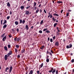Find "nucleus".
<instances>
[{"mask_svg":"<svg viewBox=\"0 0 74 74\" xmlns=\"http://www.w3.org/2000/svg\"><path fill=\"white\" fill-rule=\"evenodd\" d=\"M46 31L45 32V33H50V31L49 30H48V29L47 28L45 29H43V31L45 32V31Z\"/></svg>","mask_w":74,"mask_h":74,"instance_id":"nucleus-1","label":"nucleus"},{"mask_svg":"<svg viewBox=\"0 0 74 74\" xmlns=\"http://www.w3.org/2000/svg\"><path fill=\"white\" fill-rule=\"evenodd\" d=\"M10 56H9L8 54L7 55H5V57H4V59L5 60H7V59H8V58Z\"/></svg>","mask_w":74,"mask_h":74,"instance_id":"nucleus-2","label":"nucleus"},{"mask_svg":"<svg viewBox=\"0 0 74 74\" xmlns=\"http://www.w3.org/2000/svg\"><path fill=\"white\" fill-rule=\"evenodd\" d=\"M55 45L56 46L59 47V43L58 42H56L55 43Z\"/></svg>","mask_w":74,"mask_h":74,"instance_id":"nucleus-3","label":"nucleus"},{"mask_svg":"<svg viewBox=\"0 0 74 74\" xmlns=\"http://www.w3.org/2000/svg\"><path fill=\"white\" fill-rule=\"evenodd\" d=\"M12 51L10 50L9 51V53H8L7 54V55H8L9 56H10V55H12Z\"/></svg>","mask_w":74,"mask_h":74,"instance_id":"nucleus-4","label":"nucleus"},{"mask_svg":"<svg viewBox=\"0 0 74 74\" xmlns=\"http://www.w3.org/2000/svg\"><path fill=\"white\" fill-rule=\"evenodd\" d=\"M12 66H11L10 67V69H9L10 73H11V71H12Z\"/></svg>","mask_w":74,"mask_h":74,"instance_id":"nucleus-5","label":"nucleus"},{"mask_svg":"<svg viewBox=\"0 0 74 74\" xmlns=\"http://www.w3.org/2000/svg\"><path fill=\"white\" fill-rule=\"evenodd\" d=\"M44 65V63H42V64L39 65V69H41V68H42V67H43V65Z\"/></svg>","mask_w":74,"mask_h":74,"instance_id":"nucleus-6","label":"nucleus"},{"mask_svg":"<svg viewBox=\"0 0 74 74\" xmlns=\"http://www.w3.org/2000/svg\"><path fill=\"white\" fill-rule=\"evenodd\" d=\"M45 48V46L44 45H43L42 46H41V47H40V49H41L42 50H43V49H44Z\"/></svg>","mask_w":74,"mask_h":74,"instance_id":"nucleus-7","label":"nucleus"},{"mask_svg":"<svg viewBox=\"0 0 74 74\" xmlns=\"http://www.w3.org/2000/svg\"><path fill=\"white\" fill-rule=\"evenodd\" d=\"M7 37V36H5L2 39L3 41H4L5 40V39H6V38Z\"/></svg>","mask_w":74,"mask_h":74,"instance_id":"nucleus-8","label":"nucleus"},{"mask_svg":"<svg viewBox=\"0 0 74 74\" xmlns=\"http://www.w3.org/2000/svg\"><path fill=\"white\" fill-rule=\"evenodd\" d=\"M25 14L26 15H29V11H25Z\"/></svg>","mask_w":74,"mask_h":74,"instance_id":"nucleus-9","label":"nucleus"},{"mask_svg":"<svg viewBox=\"0 0 74 74\" xmlns=\"http://www.w3.org/2000/svg\"><path fill=\"white\" fill-rule=\"evenodd\" d=\"M62 3L63 2L62 1H58L57 3V4H61V3Z\"/></svg>","mask_w":74,"mask_h":74,"instance_id":"nucleus-10","label":"nucleus"},{"mask_svg":"<svg viewBox=\"0 0 74 74\" xmlns=\"http://www.w3.org/2000/svg\"><path fill=\"white\" fill-rule=\"evenodd\" d=\"M34 71V70H31V71H30L29 73V74H33V71Z\"/></svg>","mask_w":74,"mask_h":74,"instance_id":"nucleus-11","label":"nucleus"},{"mask_svg":"<svg viewBox=\"0 0 74 74\" xmlns=\"http://www.w3.org/2000/svg\"><path fill=\"white\" fill-rule=\"evenodd\" d=\"M25 28L27 30H29V27L28 26V25H26L25 26Z\"/></svg>","mask_w":74,"mask_h":74,"instance_id":"nucleus-12","label":"nucleus"},{"mask_svg":"<svg viewBox=\"0 0 74 74\" xmlns=\"http://www.w3.org/2000/svg\"><path fill=\"white\" fill-rule=\"evenodd\" d=\"M53 70V68H51V70L49 71V73H52V71Z\"/></svg>","mask_w":74,"mask_h":74,"instance_id":"nucleus-13","label":"nucleus"},{"mask_svg":"<svg viewBox=\"0 0 74 74\" xmlns=\"http://www.w3.org/2000/svg\"><path fill=\"white\" fill-rule=\"evenodd\" d=\"M52 19L53 21V23H54V22H55V17H53L52 18Z\"/></svg>","mask_w":74,"mask_h":74,"instance_id":"nucleus-14","label":"nucleus"},{"mask_svg":"<svg viewBox=\"0 0 74 74\" xmlns=\"http://www.w3.org/2000/svg\"><path fill=\"white\" fill-rule=\"evenodd\" d=\"M20 40V38H17L16 39V41H17V42H18V41H19Z\"/></svg>","mask_w":74,"mask_h":74,"instance_id":"nucleus-15","label":"nucleus"},{"mask_svg":"<svg viewBox=\"0 0 74 74\" xmlns=\"http://www.w3.org/2000/svg\"><path fill=\"white\" fill-rule=\"evenodd\" d=\"M53 15H54V16H59V14H58L56 13H54L53 14Z\"/></svg>","mask_w":74,"mask_h":74,"instance_id":"nucleus-16","label":"nucleus"},{"mask_svg":"<svg viewBox=\"0 0 74 74\" xmlns=\"http://www.w3.org/2000/svg\"><path fill=\"white\" fill-rule=\"evenodd\" d=\"M4 22H3V25H5V23H7V21H6V20H4Z\"/></svg>","mask_w":74,"mask_h":74,"instance_id":"nucleus-17","label":"nucleus"},{"mask_svg":"<svg viewBox=\"0 0 74 74\" xmlns=\"http://www.w3.org/2000/svg\"><path fill=\"white\" fill-rule=\"evenodd\" d=\"M21 10H23V9H24V6H21Z\"/></svg>","mask_w":74,"mask_h":74,"instance_id":"nucleus-18","label":"nucleus"},{"mask_svg":"<svg viewBox=\"0 0 74 74\" xmlns=\"http://www.w3.org/2000/svg\"><path fill=\"white\" fill-rule=\"evenodd\" d=\"M9 69V68H8V67H6L5 69V71H6V72H7V70H8Z\"/></svg>","mask_w":74,"mask_h":74,"instance_id":"nucleus-19","label":"nucleus"},{"mask_svg":"<svg viewBox=\"0 0 74 74\" xmlns=\"http://www.w3.org/2000/svg\"><path fill=\"white\" fill-rule=\"evenodd\" d=\"M25 49H23L21 51L22 53H24V52H25Z\"/></svg>","mask_w":74,"mask_h":74,"instance_id":"nucleus-20","label":"nucleus"},{"mask_svg":"<svg viewBox=\"0 0 74 74\" xmlns=\"http://www.w3.org/2000/svg\"><path fill=\"white\" fill-rule=\"evenodd\" d=\"M7 5L8 7H10L11 5H10V4L9 2H8Z\"/></svg>","mask_w":74,"mask_h":74,"instance_id":"nucleus-21","label":"nucleus"},{"mask_svg":"<svg viewBox=\"0 0 74 74\" xmlns=\"http://www.w3.org/2000/svg\"><path fill=\"white\" fill-rule=\"evenodd\" d=\"M37 10L36 11V13L37 14L39 12V10L38 9V8L37 9Z\"/></svg>","mask_w":74,"mask_h":74,"instance_id":"nucleus-22","label":"nucleus"},{"mask_svg":"<svg viewBox=\"0 0 74 74\" xmlns=\"http://www.w3.org/2000/svg\"><path fill=\"white\" fill-rule=\"evenodd\" d=\"M56 71V69H54L53 71H52V74H53V73H55Z\"/></svg>","mask_w":74,"mask_h":74,"instance_id":"nucleus-23","label":"nucleus"},{"mask_svg":"<svg viewBox=\"0 0 74 74\" xmlns=\"http://www.w3.org/2000/svg\"><path fill=\"white\" fill-rule=\"evenodd\" d=\"M4 49L5 51H7V47L6 46H5L4 47Z\"/></svg>","mask_w":74,"mask_h":74,"instance_id":"nucleus-24","label":"nucleus"},{"mask_svg":"<svg viewBox=\"0 0 74 74\" xmlns=\"http://www.w3.org/2000/svg\"><path fill=\"white\" fill-rule=\"evenodd\" d=\"M46 62H47V63H48V62H49V58H46Z\"/></svg>","mask_w":74,"mask_h":74,"instance_id":"nucleus-25","label":"nucleus"},{"mask_svg":"<svg viewBox=\"0 0 74 74\" xmlns=\"http://www.w3.org/2000/svg\"><path fill=\"white\" fill-rule=\"evenodd\" d=\"M15 52L16 53H17V52H18V50L16 49V48L15 49Z\"/></svg>","mask_w":74,"mask_h":74,"instance_id":"nucleus-26","label":"nucleus"},{"mask_svg":"<svg viewBox=\"0 0 74 74\" xmlns=\"http://www.w3.org/2000/svg\"><path fill=\"white\" fill-rule=\"evenodd\" d=\"M58 25V23H55L54 24V27H56V25Z\"/></svg>","mask_w":74,"mask_h":74,"instance_id":"nucleus-27","label":"nucleus"},{"mask_svg":"<svg viewBox=\"0 0 74 74\" xmlns=\"http://www.w3.org/2000/svg\"><path fill=\"white\" fill-rule=\"evenodd\" d=\"M15 24L16 25H18V22L17 21H15Z\"/></svg>","mask_w":74,"mask_h":74,"instance_id":"nucleus-28","label":"nucleus"},{"mask_svg":"<svg viewBox=\"0 0 74 74\" xmlns=\"http://www.w3.org/2000/svg\"><path fill=\"white\" fill-rule=\"evenodd\" d=\"M43 22L44 21H43V20H42L40 22V25H42V23H43Z\"/></svg>","mask_w":74,"mask_h":74,"instance_id":"nucleus-29","label":"nucleus"},{"mask_svg":"<svg viewBox=\"0 0 74 74\" xmlns=\"http://www.w3.org/2000/svg\"><path fill=\"white\" fill-rule=\"evenodd\" d=\"M8 36L9 38H11L12 36L11 35V34H10L8 35Z\"/></svg>","mask_w":74,"mask_h":74,"instance_id":"nucleus-30","label":"nucleus"},{"mask_svg":"<svg viewBox=\"0 0 74 74\" xmlns=\"http://www.w3.org/2000/svg\"><path fill=\"white\" fill-rule=\"evenodd\" d=\"M6 27H7V25L5 24L3 25V28H6Z\"/></svg>","mask_w":74,"mask_h":74,"instance_id":"nucleus-31","label":"nucleus"},{"mask_svg":"<svg viewBox=\"0 0 74 74\" xmlns=\"http://www.w3.org/2000/svg\"><path fill=\"white\" fill-rule=\"evenodd\" d=\"M36 3L35 2H34V4L33 5V7H35V6H36Z\"/></svg>","mask_w":74,"mask_h":74,"instance_id":"nucleus-32","label":"nucleus"},{"mask_svg":"<svg viewBox=\"0 0 74 74\" xmlns=\"http://www.w3.org/2000/svg\"><path fill=\"white\" fill-rule=\"evenodd\" d=\"M5 33H4L3 34V35H2L1 36V37H2V38H3V37H4V36H5Z\"/></svg>","mask_w":74,"mask_h":74,"instance_id":"nucleus-33","label":"nucleus"},{"mask_svg":"<svg viewBox=\"0 0 74 74\" xmlns=\"http://www.w3.org/2000/svg\"><path fill=\"white\" fill-rule=\"evenodd\" d=\"M25 23V20H23L22 21V23H23V24H24Z\"/></svg>","mask_w":74,"mask_h":74,"instance_id":"nucleus-34","label":"nucleus"},{"mask_svg":"<svg viewBox=\"0 0 74 74\" xmlns=\"http://www.w3.org/2000/svg\"><path fill=\"white\" fill-rule=\"evenodd\" d=\"M69 48H71L72 47V45H71V44H70L69 45Z\"/></svg>","mask_w":74,"mask_h":74,"instance_id":"nucleus-35","label":"nucleus"},{"mask_svg":"<svg viewBox=\"0 0 74 74\" xmlns=\"http://www.w3.org/2000/svg\"><path fill=\"white\" fill-rule=\"evenodd\" d=\"M16 47L17 48H19V46L18 45H16Z\"/></svg>","mask_w":74,"mask_h":74,"instance_id":"nucleus-36","label":"nucleus"},{"mask_svg":"<svg viewBox=\"0 0 74 74\" xmlns=\"http://www.w3.org/2000/svg\"><path fill=\"white\" fill-rule=\"evenodd\" d=\"M22 23V20L20 19V23Z\"/></svg>","mask_w":74,"mask_h":74,"instance_id":"nucleus-37","label":"nucleus"},{"mask_svg":"<svg viewBox=\"0 0 74 74\" xmlns=\"http://www.w3.org/2000/svg\"><path fill=\"white\" fill-rule=\"evenodd\" d=\"M50 41L51 42H53V40L52 39V38H51L50 39Z\"/></svg>","mask_w":74,"mask_h":74,"instance_id":"nucleus-38","label":"nucleus"},{"mask_svg":"<svg viewBox=\"0 0 74 74\" xmlns=\"http://www.w3.org/2000/svg\"><path fill=\"white\" fill-rule=\"evenodd\" d=\"M8 48H11V45H8Z\"/></svg>","mask_w":74,"mask_h":74,"instance_id":"nucleus-39","label":"nucleus"},{"mask_svg":"<svg viewBox=\"0 0 74 74\" xmlns=\"http://www.w3.org/2000/svg\"><path fill=\"white\" fill-rule=\"evenodd\" d=\"M39 33H42V30H40L39 32Z\"/></svg>","mask_w":74,"mask_h":74,"instance_id":"nucleus-40","label":"nucleus"},{"mask_svg":"<svg viewBox=\"0 0 74 74\" xmlns=\"http://www.w3.org/2000/svg\"><path fill=\"white\" fill-rule=\"evenodd\" d=\"M1 25H3V21H2V20H1Z\"/></svg>","mask_w":74,"mask_h":74,"instance_id":"nucleus-41","label":"nucleus"},{"mask_svg":"<svg viewBox=\"0 0 74 74\" xmlns=\"http://www.w3.org/2000/svg\"><path fill=\"white\" fill-rule=\"evenodd\" d=\"M16 31H17V32H19V29L18 28H17L16 29Z\"/></svg>","mask_w":74,"mask_h":74,"instance_id":"nucleus-42","label":"nucleus"},{"mask_svg":"<svg viewBox=\"0 0 74 74\" xmlns=\"http://www.w3.org/2000/svg\"><path fill=\"white\" fill-rule=\"evenodd\" d=\"M17 38V37H16L14 38V40L15 41H16V40Z\"/></svg>","mask_w":74,"mask_h":74,"instance_id":"nucleus-43","label":"nucleus"},{"mask_svg":"<svg viewBox=\"0 0 74 74\" xmlns=\"http://www.w3.org/2000/svg\"><path fill=\"white\" fill-rule=\"evenodd\" d=\"M71 62H72V63H74V59H73L71 61Z\"/></svg>","mask_w":74,"mask_h":74,"instance_id":"nucleus-44","label":"nucleus"},{"mask_svg":"<svg viewBox=\"0 0 74 74\" xmlns=\"http://www.w3.org/2000/svg\"><path fill=\"white\" fill-rule=\"evenodd\" d=\"M33 26H31V30H33Z\"/></svg>","mask_w":74,"mask_h":74,"instance_id":"nucleus-45","label":"nucleus"},{"mask_svg":"<svg viewBox=\"0 0 74 74\" xmlns=\"http://www.w3.org/2000/svg\"><path fill=\"white\" fill-rule=\"evenodd\" d=\"M10 16H9L7 17V19H10Z\"/></svg>","mask_w":74,"mask_h":74,"instance_id":"nucleus-46","label":"nucleus"},{"mask_svg":"<svg viewBox=\"0 0 74 74\" xmlns=\"http://www.w3.org/2000/svg\"><path fill=\"white\" fill-rule=\"evenodd\" d=\"M66 16H69V13H67L66 14Z\"/></svg>","mask_w":74,"mask_h":74,"instance_id":"nucleus-47","label":"nucleus"},{"mask_svg":"<svg viewBox=\"0 0 74 74\" xmlns=\"http://www.w3.org/2000/svg\"><path fill=\"white\" fill-rule=\"evenodd\" d=\"M56 74H58V70H57L56 71Z\"/></svg>","mask_w":74,"mask_h":74,"instance_id":"nucleus-48","label":"nucleus"},{"mask_svg":"<svg viewBox=\"0 0 74 74\" xmlns=\"http://www.w3.org/2000/svg\"><path fill=\"white\" fill-rule=\"evenodd\" d=\"M30 6H29L27 7L26 8V9H28V8H30Z\"/></svg>","mask_w":74,"mask_h":74,"instance_id":"nucleus-49","label":"nucleus"},{"mask_svg":"<svg viewBox=\"0 0 74 74\" xmlns=\"http://www.w3.org/2000/svg\"><path fill=\"white\" fill-rule=\"evenodd\" d=\"M56 38L55 37V36L53 37V40H55V39Z\"/></svg>","mask_w":74,"mask_h":74,"instance_id":"nucleus-50","label":"nucleus"},{"mask_svg":"<svg viewBox=\"0 0 74 74\" xmlns=\"http://www.w3.org/2000/svg\"><path fill=\"white\" fill-rule=\"evenodd\" d=\"M44 12L45 14L47 13V12L46 11V10H45L44 9Z\"/></svg>","mask_w":74,"mask_h":74,"instance_id":"nucleus-51","label":"nucleus"},{"mask_svg":"<svg viewBox=\"0 0 74 74\" xmlns=\"http://www.w3.org/2000/svg\"><path fill=\"white\" fill-rule=\"evenodd\" d=\"M69 48H70V47H69V45H67L66 46L67 48H68V49H69Z\"/></svg>","mask_w":74,"mask_h":74,"instance_id":"nucleus-52","label":"nucleus"},{"mask_svg":"<svg viewBox=\"0 0 74 74\" xmlns=\"http://www.w3.org/2000/svg\"><path fill=\"white\" fill-rule=\"evenodd\" d=\"M37 73L38 74H39V73H40V71H37Z\"/></svg>","mask_w":74,"mask_h":74,"instance_id":"nucleus-53","label":"nucleus"},{"mask_svg":"<svg viewBox=\"0 0 74 74\" xmlns=\"http://www.w3.org/2000/svg\"><path fill=\"white\" fill-rule=\"evenodd\" d=\"M40 14L42 12V9H41L40 10Z\"/></svg>","mask_w":74,"mask_h":74,"instance_id":"nucleus-54","label":"nucleus"},{"mask_svg":"<svg viewBox=\"0 0 74 74\" xmlns=\"http://www.w3.org/2000/svg\"><path fill=\"white\" fill-rule=\"evenodd\" d=\"M17 57H18V58H20V55H18L17 56Z\"/></svg>","mask_w":74,"mask_h":74,"instance_id":"nucleus-55","label":"nucleus"},{"mask_svg":"<svg viewBox=\"0 0 74 74\" xmlns=\"http://www.w3.org/2000/svg\"><path fill=\"white\" fill-rule=\"evenodd\" d=\"M59 34H60L58 32H57V35H59Z\"/></svg>","mask_w":74,"mask_h":74,"instance_id":"nucleus-56","label":"nucleus"},{"mask_svg":"<svg viewBox=\"0 0 74 74\" xmlns=\"http://www.w3.org/2000/svg\"><path fill=\"white\" fill-rule=\"evenodd\" d=\"M48 41H49L50 40V38H49V37L48 38Z\"/></svg>","mask_w":74,"mask_h":74,"instance_id":"nucleus-57","label":"nucleus"},{"mask_svg":"<svg viewBox=\"0 0 74 74\" xmlns=\"http://www.w3.org/2000/svg\"><path fill=\"white\" fill-rule=\"evenodd\" d=\"M71 10H68V11H69V12H71Z\"/></svg>","mask_w":74,"mask_h":74,"instance_id":"nucleus-58","label":"nucleus"},{"mask_svg":"<svg viewBox=\"0 0 74 74\" xmlns=\"http://www.w3.org/2000/svg\"><path fill=\"white\" fill-rule=\"evenodd\" d=\"M10 15L12 14V12H11V11H10Z\"/></svg>","mask_w":74,"mask_h":74,"instance_id":"nucleus-59","label":"nucleus"},{"mask_svg":"<svg viewBox=\"0 0 74 74\" xmlns=\"http://www.w3.org/2000/svg\"><path fill=\"white\" fill-rule=\"evenodd\" d=\"M63 10H61V14H62V13L63 12Z\"/></svg>","mask_w":74,"mask_h":74,"instance_id":"nucleus-60","label":"nucleus"},{"mask_svg":"<svg viewBox=\"0 0 74 74\" xmlns=\"http://www.w3.org/2000/svg\"><path fill=\"white\" fill-rule=\"evenodd\" d=\"M41 5V4H40L38 6L39 7H40Z\"/></svg>","mask_w":74,"mask_h":74,"instance_id":"nucleus-61","label":"nucleus"},{"mask_svg":"<svg viewBox=\"0 0 74 74\" xmlns=\"http://www.w3.org/2000/svg\"><path fill=\"white\" fill-rule=\"evenodd\" d=\"M53 16H52V15H51L50 17V18H53Z\"/></svg>","mask_w":74,"mask_h":74,"instance_id":"nucleus-62","label":"nucleus"},{"mask_svg":"<svg viewBox=\"0 0 74 74\" xmlns=\"http://www.w3.org/2000/svg\"><path fill=\"white\" fill-rule=\"evenodd\" d=\"M48 58H49V56H47V57L46 59H48Z\"/></svg>","mask_w":74,"mask_h":74,"instance_id":"nucleus-63","label":"nucleus"},{"mask_svg":"<svg viewBox=\"0 0 74 74\" xmlns=\"http://www.w3.org/2000/svg\"><path fill=\"white\" fill-rule=\"evenodd\" d=\"M56 29L57 30H59V28L58 27H57L56 28Z\"/></svg>","mask_w":74,"mask_h":74,"instance_id":"nucleus-64","label":"nucleus"}]
</instances>
